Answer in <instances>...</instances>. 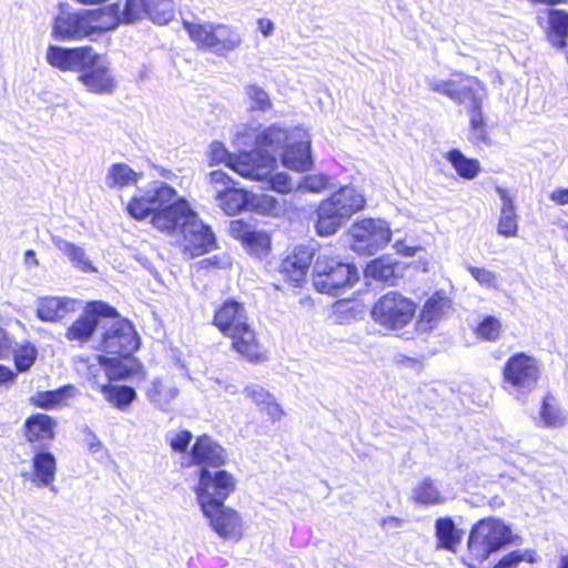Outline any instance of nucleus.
Masks as SVG:
<instances>
[{"mask_svg": "<svg viewBox=\"0 0 568 568\" xmlns=\"http://www.w3.org/2000/svg\"><path fill=\"white\" fill-rule=\"evenodd\" d=\"M162 388H163V386H162L161 381H159V379L153 381L152 387L148 392V397L151 400H158L159 397L162 395Z\"/></svg>", "mask_w": 568, "mask_h": 568, "instance_id": "nucleus-60", "label": "nucleus"}, {"mask_svg": "<svg viewBox=\"0 0 568 568\" xmlns=\"http://www.w3.org/2000/svg\"><path fill=\"white\" fill-rule=\"evenodd\" d=\"M114 18L122 23H133L144 18L153 23L164 26L175 17L174 0H125L123 6L119 2L110 4Z\"/></svg>", "mask_w": 568, "mask_h": 568, "instance_id": "nucleus-12", "label": "nucleus"}, {"mask_svg": "<svg viewBox=\"0 0 568 568\" xmlns=\"http://www.w3.org/2000/svg\"><path fill=\"white\" fill-rule=\"evenodd\" d=\"M232 266L231 258L227 254H216L202 258L195 265L197 272L211 273L214 271L226 270Z\"/></svg>", "mask_w": 568, "mask_h": 568, "instance_id": "nucleus-47", "label": "nucleus"}, {"mask_svg": "<svg viewBox=\"0 0 568 568\" xmlns=\"http://www.w3.org/2000/svg\"><path fill=\"white\" fill-rule=\"evenodd\" d=\"M12 351V338L6 329L0 327V359H6Z\"/></svg>", "mask_w": 568, "mask_h": 568, "instance_id": "nucleus-56", "label": "nucleus"}, {"mask_svg": "<svg viewBox=\"0 0 568 568\" xmlns=\"http://www.w3.org/2000/svg\"><path fill=\"white\" fill-rule=\"evenodd\" d=\"M211 324L231 342V348L248 362L257 363L266 358L257 334L242 302L226 298L219 304Z\"/></svg>", "mask_w": 568, "mask_h": 568, "instance_id": "nucleus-1", "label": "nucleus"}, {"mask_svg": "<svg viewBox=\"0 0 568 568\" xmlns=\"http://www.w3.org/2000/svg\"><path fill=\"white\" fill-rule=\"evenodd\" d=\"M190 39L201 50L225 55L240 47L242 40L235 29L222 23H195L183 21Z\"/></svg>", "mask_w": 568, "mask_h": 568, "instance_id": "nucleus-9", "label": "nucleus"}, {"mask_svg": "<svg viewBox=\"0 0 568 568\" xmlns=\"http://www.w3.org/2000/svg\"><path fill=\"white\" fill-rule=\"evenodd\" d=\"M57 459L52 453L38 450L31 459L32 483L40 486H51L55 479Z\"/></svg>", "mask_w": 568, "mask_h": 568, "instance_id": "nucleus-28", "label": "nucleus"}, {"mask_svg": "<svg viewBox=\"0 0 568 568\" xmlns=\"http://www.w3.org/2000/svg\"><path fill=\"white\" fill-rule=\"evenodd\" d=\"M210 166L226 163V165L243 178L264 181L270 189L284 193V174L274 171L277 166L275 156H267L260 151L241 152L233 156L221 141H213L206 154Z\"/></svg>", "mask_w": 568, "mask_h": 568, "instance_id": "nucleus-2", "label": "nucleus"}, {"mask_svg": "<svg viewBox=\"0 0 568 568\" xmlns=\"http://www.w3.org/2000/svg\"><path fill=\"white\" fill-rule=\"evenodd\" d=\"M366 277L377 281H388L394 276V263L386 257L371 261L364 271Z\"/></svg>", "mask_w": 568, "mask_h": 568, "instance_id": "nucleus-43", "label": "nucleus"}, {"mask_svg": "<svg viewBox=\"0 0 568 568\" xmlns=\"http://www.w3.org/2000/svg\"><path fill=\"white\" fill-rule=\"evenodd\" d=\"M540 364L525 352L513 354L503 367V388L509 392L527 394L538 383Z\"/></svg>", "mask_w": 568, "mask_h": 568, "instance_id": "nucleus-14", "label": "nucleus"}, {"mask_svg": "<svg viewBox=\"0 0 568 568\" xmlns=\"http://www.w3.org/2000/svg\"><path fill=\"white\" fill-rule=\"evenodd\" d=\"M413 498L423 505H435L444 501L442 493L429 478L423 479L413 490Z\"/></svg>", "mask_w": 568, "mask_h": 568, "instance_id": "nucleus-41", "label": "nucleus"}, {"mask_svg": "<svg viewBox=\"0 0 568 568\" xmlns=\"http://www.w3.org/2000/svg\"><path fill=\"white\" fill-rule=\"evenodd\" d=\"M415 268L422 272H428L429 270V260L426 257L419 258L415 263Z\"/></svg>", "mask_w": 568, "mask_h": 568, "instance_id": "nucleus-62", "label": "nucleus"}, {"mask_svg": "<svg viewBox=\"0 0 568 568\" xmlns=\"http://www.w3.org/2000/svg\"><path fill=\"white\" fill-rule=\"evenodd\" d=\"M550 199L558 205L568 204V189H561L551 192Z\"/></svg>", "mask_w": 568, "mask_h": 568, "instance_id": "nucleus-59", "label": "nucleus"}, {"mask_svg": "<svg viewBox=\"0 0 568 568\" xmlns=\"http://www.w3.org/2000/svg\"><path fill=\"white\" fill-rule=\"evenodd\" d=\"M381 524L386 531H389L400 528L403 520L394 516H388L383 518Z\"/></svg>", "mask_w": 568, "mask_h": 568, "instance_id": "nucleus-58", "label": "nucleus"}, {"mask_svg": "<svg viewBox=\"0 0 568 568\" xmlns=\"http://www.w3.org/2000/svg\"><path fill=\"white\" fill-rule=\"evenodd\" d=\"M548 38L552 45L562 49L568 45V12L551 10L548 16Z\"/></svg>", "mask_w": 568, "mask_h": 568, "instance_id": "nucleus-35", "label": "nucleus"}, {"mask_svg": "<svg viewBox=\"0 0 568 568\" xmlns=\"http://www.w3.org/2000/svg\"><path fill=\"white\" fill-rule=\"evenodd\" d=\"M158 206L151 224L159 231L174 233L185 224V220L196 217L184 197H178L173 186L160 183L158 186Z\"/></svg>", "mask_w": 568, "mask_h": 568, "instance_id": "nucleus-8", "label": "nucleus"}, {"mask_svg": "<svg viewBox=\"0 0 568 568\" xmlns=\"http://www.w3.org/2000/svg\"><path fill=\"white\" fill-rule=\"evenodd\" d=\"M178 246L187 258H195L217 248V241L211 226L199 217L185 220L180 229Z\"/></svg>", "mask_w": 568, "mask_h": 568, "instance_id": "nucleus-16", "label": "nucleus"}, {"mask_svg": "<svg viewBox=\"0 0 568 568\" xmlns=\"http://www.w3.org/2000/svg\"><path fill=\"white\" fill-rule=\"evenodd\" d=\"M244 393L253 403L266 409L268 413H272V407L276 406L272 395L258 386L246 387Z\"/></svg>", "mask_w": 568, "mask_h": 568, "instance_id": "nucleus-50", "label": "nucleus"}, {"mask_svg": "<svg viewBox=\"0 0 568 568\" xmlns=\"http://www.w3.org/2000/svg\"><path fill=\"white\" fill-rule=\"evenodd\" d=\"M141 174L135 172L130 165L121 162L110 166L106 182L110 187H124L136 184Z\"/></svg>", "mask_w": 568, "mask_h": 568, "instance_id": "nucleus-37", "label": "nucleus"}, {"mask_svg": "<svg viewBox=\"0 0 568 568\" xmlns=\"http://www.w3.org/2000/svg\"><path fill=\"white\" fill-rule=\"evenodd\" d=\"M189 466H197V481L193 486V493L217 487L219 480L226 484L236 483V478L230 471L222 469L227 463L225 448L210 435L202 434L195 437L189 453Z\"/></svg>", "mask_w": 568, "mask_h": 568, "instance_id": "nucleus-4", "label": "nucleus"}, {"mask_svg": "<svg viewBox=\"0 0 568 568\" xmlns=\"http://www.w3.org/2000/svg\"><path fill=\"white\" fill-rule=\"evenodd\" d=\"M16 373L28 372L37 361L38 349L30 341H23L11 351Z\"/></svg>", "mask_w": 568, "mask_h": 568, "instance_id": "nucleus-38", "label": "nucleus"}, {"mask_svg": "<svg viewBox=\"0 0 568 568\" xmlns=\"http://www.w3.org/2000/svg\"><path fill=\"white\" fill-rule=\"evenodd\" d=\"M282 139V130L280 128L270 126L258 133L255 138L256 148L253 151H260L262 154L272 156L266 151L274 150L280 145Z\"/></svg>", "mask_w": 568, "mask_h": 568, "instance_id": "nucleus-44", "label": "nucleus"}, {"mask_svg": "<svg viewBox=\"0 0 568 568\" xmlns=\"http://www.w3.org/2000/svg\"><path fill=\"white\" fill-rule=\"evenodd\" d=\"M503 333L501 321L493 315L485 316L475 328V335L483 341L496 342Z\"/></svg>", "mask_w": 568, "mask_h": 568, "instance_id": "nucleus-42", "label": "nucleus"}, {"mask_svg": "<svg viewBox=\"0 0 568 568\" xmlns=\"http://www.w3.org/2000/svg\"><path fill=\"white\" fill-rule=\"evenodd\" d=\"M118 312L103 301L89 302L82 314L67 327L64 337L69 342L87 343L98 328L101 317H115Z\"/></svg>", "mask_w": 568, "mask_h": 568, "instance_id": "nucleus-17", "label": "nucleus"}, {"mask_svg": "<svg viewBox=\"0 0 568 568\" xmlns=\"http://www.w3.org/2000/svg\"><path fill=\"white\" fill-rule=\"evenodd\" d=\"M436 537L443 548L455 551L462 540L460 531L450 518H439L435 525Z\"/></svg>", "mask_w": 568, "mask_h": 568, "instance_id": "nucleus-39", "label": "nucleus"}, {"mask_svg": "<svg viewBox=\"0 0 568 568\" xmlns=\"http://www.w3.org/2000/svg\"><path fill=\"white\" fill-rule=\"evenodd\" d=\"M495 191L501 202L497 233L504 237H515L518 233V217L515 206V196L509 190L500 185H497Z\"/></svg>", "mask_w": 568, "mask_h": 568, "instance_id": "nucleus-26", "label": "nucleus"}, {"mask_svg": "<svg viewBox=\"0 0 568 568\" xmlns=\"http://www.w3.org/2000/svg\"><path fill=\"white\" fill-rule=\"evenodd\" d=\"M395 252L403 256H415L418 252L424 251L420 245L408 244L406 240H396L393 244Z\"/></svg>", "mask_w": 568, "mask_h": 568, "instance_id": "nucleus-55", "label": "nucleus"}, {"mask_svg": "<svg viewBox=\"0 0 568 568\" xmlns=\"http://www.w3.org/2000/svg\"><path fill=\"white\" fill-rule=\"evenodd\" d=\"M550 397L544 399L540 419L544 426L551 428H559L566 424V416L562 412L550 403Z\"/></svg>", "mask_w": 568, "mask_h": 568, "instance_id": "nucleus-45", "label": "nucleus"}, {"mask_svg": "<svg viewBox=\"0 0 568 568\" xmlns=\"http://www.w3.org/2000/svg\"><path fill=\"white\" fill-rule=\"evenodd\" d=\"M58 422L44 413L29 415L22 425L24 440L33 446L44 447L55 438Z\"/></svg>", "mask_w": 568, "mask_h": 568, "instance_id": "nucleus-21", "label": "nucleus"}, {"mask_svg": "<svg viewBox=\"0 0 568 568\" xmlns=\"http://www.w3.org/2000/svg\"><path fill=\"white\" fill-rule=\"evenodd\" d=\"M331 184V179L325 174H312L293 180L286 175V194L291 192L321 193Z\"/></svg>", "mask_w": 568, "mask_h": 568, "instance_id": "nucleus-36", "label": "nucleus"}, {"mask_svg": "<svg viewBox=\"0 0 568 568\" xmlns=\"http://www.w3.org/2000/svg\"><path fill=\"white\" fill-rule=\"evenodd\" d=\"M75 302L69 297L44 296L37 302V317L43 322H59L74 313Z\"/></svg>", "mask_w": 568, "mask_h": 568, "instance_id": "nucleus-27", "label": "nucleus"}, {"mask_svg": "<svg viewBox=\"0 0 568 568\" xmlns=\"http://www.w3.org/2000/svg\"><path fill=\"white\" fill-rule=\"evenodd\" d=\"M313 272L315 288L331 295L337 294L339 288L353 286L359 278L356 266L341 263L324 253L316 257Z\"/></svg>", "mask_w": 568, "mask_h": 568, "instance_id": "nucleus-11", "label": "nucleus"}, {"mask_svg": "<svg viewBox=\"0 0 568 568\" xmlns=\"http://www.w3.org/2000/svg\"><path fill=\"white\" fill-rule=\"evenodd\" d=\"M450 310V298L443 291L435 292L425 301L416 320V329L422 333L433 331Z\"/></svg>", "mask_w": 568, "mask_h": 568, "instance_id": "nucleus-22", "label": "nucleus"}, {"mask_svg": "<svg viewBox=\"0 0 568 568\" xmlns=\"http://www.w3.org/2000/svg\"><path fill=\"white\" fill-rule=\"evenodd\" d=\"M467 270L480 286L488 290L499 288L498 275L494 271L478 266H468Z\"/></svg>", "mask_w": 568, "mask_h": 568, "instance_id": "nucleus-48", "label": "nucleus"}, {"mask_svg": "<svg viewBox=\"0 0 568 568\" xmlns=\"http://www.w3.org/2000/svg\"><path fill=\"white\" fill-rule=\"evenodd\" d=\"M141 345L140 336L133 324L121 318L108 326L99 343L100 355L130 358Z\"/></svg>", "mask_w": 568, "mask_h": 568, "instance_id": "nucleus-15", "label": "nucleus"}, {"mask_svg": "<svg viewBox=\"0 0 568 568\" xmlns=\"http://www.w3.org/2000/svg\"><path fill=\"white\" fill-rule=\"evenodd\" d=\"M444 159L454 169L455 173L464 180H475L481 173L480 162L477 159L467 158L458 149L447 151Z\"/></svg>", "mask_w": 568, "mask_h": 568, "instance_id": "nucleus-31", "label": "nucleus"}, {"mask_svg": "<svg viewBox=\"0 0 568 568\" xmlns=\"http://www.w3.org/2000/svg\"><path fill=\"white\" fill-rule=\"evenodd\" d=\"M236 483L219 480L217 487L194 493L199 507L209 526L222 539L240 540L243 536V520L240 513L225 505L235 491Z\"/></svg>", "mask_w": 568, "mask_h": 568, "instance_id": "nucleus-3", "label": "nucleus"}, {"mask_svg": "<svg viewBox=\"0 0 568 568\" xmlns=\"http://www.w3.org/2000/svg\"><path fill=\"white\" fill-rule=\"evenodd\" d=\"M47 62L61 72H80L91 67L99 59V53L91 45L63 48L50 44L45 52Z\"/></svg>", "mask_w": 568, "mask_h": 568, "instance_id": "nucleus-18", "label": "nucleus"}, {"mask_svg": "<svg viewBox=\"0 0 568 568\" xmlns=\"http://www.w3.org/2000/svg\"><path fill=\"white\" fill-rule=\"evenodd\" d=\"M539 560L536 550L530 548L515 549L505 554L493 568H518L521 562L535 564Z\"/></svg>", "mask_w": 568, "mask_h": 568, "instance_id": "nucleus-40", "label": "nucleus"}, {"mask_svg": "<svg viewBox=\"0 0 568 568\" xmlns=\"http://www.w3.org/2000/svg\"><path fill=\"white\" fill-rule=\"evenodd\" d=\"M366 197L353 185H344L324 199L316 210L315 229L318 235L335 234L355 213L365 207Z\"/></svg>", "mask_w": 568, "mask_h": 568, "instance_id": "nucleus-7", "label": "nucleus"}, {"mask_svg": "<svg viewBox=\"0 0 568 568\" xmlns=\"http://www.w3.org/2000/svg\"><path fill=\"white\" fill-rule=\"evenodd\" d=\"M98 363L104 368L109 382L124 381L133 375L146 376L143 364L132 355L130 358L99 355Z\"/></svg>", "mask_w": 568, "mask_h": 568, "instance_id": "nucleus-24", "label": "nucleus"}, {"mask_svg": "<svg viewBox=\"0 0 568 568\" xmlns=\"http://www.w3.org/2000/svg\"><path fill=\"white\" fill-rule=\"evenodd\" d=\"M349 247L359 255H374L392 239L389 224L383 219H362L348 229Z\"/></svg>", "mask_w": 568, "mask_h": 568, "instance_id": "nucleus-13", "label": "nucleus"}, {"mask_svg": "<svg viewBox=\"0 0 568 568\" xmlns=\"http://www.w3.org/2000/svg\"><path fill=\"white\" fill-rule=\"evenodd\" d=\"M158 202V186L152 190H146L142 193L133 195L126 206V213L136 221H143L150 217V221L155 214Z\"/></svg>", "mask_w": 568, "mask_h": 568, "instance_id": "nucleus-30", "label": "nucleus"}, {"mask_svg": "<svg viewBox=\"0 0 568 568\" xmlns=\"http://www.w3.org/2000/svg\"><path fill=\"white\" fill-rule=\"evenodd\" d=\"M558 568H568V555L560 556Z\"/></svg>", "mask_w": 568, "mask_h": 568, "instance_id": "nucleus-64", "label": "nucleus"}, {"mask_svg": "<svg viewBox=\"0 0 568 568\" xmlns=\"http://www.w3.org/2000/svg\"><path fill=\"white\" fill-rule=\"evenodd\" d=\"M312 140L308 131L296 126L286 132V169L307 172L313 168Z\"/></svg>", "mask_w": 568, "mask_h": 568, "instance_id": "nucleus-19", "label": "nucleus"}, {"mask_svg": "<svg viewBox=\"0 0 568 568\" xmlns=\"http://www.w3.org/2000/svg\"><path fill=\"white\" fill-rule=\"evenodd\" d=\"M229 233L251 255L260 257L271 251V235L264 231L255 230L250 222L243 219L232 220L229 225Z\"/></svg>", "mask_w": 568, "mask_h": 568, "instance_id": "nucleus-20", "label": "nucleus"}, {"mask_svg": "<svg viewBox=\"0 0 568 568\" xmlns=\"http://www.w3.org/2000/svg\"><path fill=\"white\" fill-rule=\"evenodd\" d=\"M16 379L17 373L9 366L0 364V390L14 384Z\"/></svg>", "mask_w": 568, "mask_h": 568, "instance_id": "nucleus-57", "label": "nucleus"}, {"mask_svg": "<svg viewBox=\"0 0 568 568\" xmlns=\"http://www.w3.org/2000/svg\"><path fill=\"white\" fill-rule=\"evenodd\" d=\"M416 303L397 292L383 295L374 304L371 316L379 326L389 331L407 327L416 315Z\"/></svg>", "mask_w": 568, "mask_h": 568, "instance_id": "nucleus-10", "label": "nucleus"}, {"mask_svg": "<svg viewBox=\"0 0 568 568\" xmlns=\"http://www.w3.org/2000/svg\"><path fill=\"white\" fill-rule=\"evenodd\" d=\"M215 199L220 207L227 215H235L243 211L248 203V194L244 189L234 185L217 191Z\"/></svg>", "mask_w": 568, "mask_h": 568, "instance_id": "nucleus-32", "label": "nucleus"}, {"mask_svg": "<svg viewBox=\"0 0 568 568\" xmlns=\"http://www.w3.org/2000/svg\"><path fill=\"white\" fill-rule=\"evenodd\" d=\"M109 6L77 12L61 11L53 20L52 37L61 41H77L102 34L119 26Z\"/></svg>", "mask_w": 568, "mask_h": 568, "instance_id": "nucleus-5", "label": "nucleus"}, {"mask_svg": "<svg viewBox=\"0 0 568 568\" xmlns=\"http://www.w3.org/2000/svg\"><path fill=\"white\" fill-rule=\"evenodd\" d=\"M59 248L69 257V260L81 271L91 272L94 270L90 261L85 257L84 251L69 242H63Z\"/></svg>", "mask_w": 568, "mask_h": 568, "instance_id": "nucleus-46", "label": "nucleus"}, {"mask_svg": "<svg viewBox=\"0 0 568 568\" xmlns=\"http://www.w3.org/2000/svg\"><path fill=\"white\" fill-rule=\"evenodd\" d=\"M454 82L455 80H443L435 77H428L426 79V83L432 91L442 93L449 99L453 95Z\"/></svg>", "mask_w": 568, "mask_h": 568, "instance_id": "nucleus-53", "label": "nucleus"}, {"mask_svg": "<svg viewBox=\"0 0 568 568\" xmlns=\"http://www.w3.org/2000/svg\"><path fill=\"white\" fill-rule=\"evenodd\" d=\"M470 135L476 142L488 141V132L484 122L481 109H471L470 113Z\"/></svg>", "mask_w": 568, "mask_h": 568, "instance_id": "nucleus-49", "label": "nucleus"}, {"mask_svg": "<svg viewBox=\"0 0 568 568\" xmlns=\"http://www.w3.org/2000/svg\"><path fill=\"white\" fill-rule=\"evenodd\" d=\"M313 253L305 246L295 248L292 257L286 258L292 270L286 268V281H291L294 285H300L305 278L307 270L311 265Z\"/></svg>", "mask_w": 568, "mask_h": 568, "instance_id": "nucleus-34", "label": "nucleus"}, {"mask_svg": "<svg viewBox=\"0 0 568 568\" xmlns=\"http://www.w3.org/2000/svg\"><path fill=\"white\" fill-rule=\"evenodd\" d=\"M531 2H540L545 4H566L568 3V0H530Z\"/></svg>", "mask_w": 568, "mask_h": 568, "instance_id": "nucleus-63", "label": "nucleus"}, {"mask_svg": "<svg viewBox=\"0 0 568 568\" xmlns=\"http://www.w3.org/2000/svg\"><path fill=\"white\" fill-rule=\"evenodd\" d=\"M99 390L105 400L120 410H126L136 398V392L128 385H113L111 383L102 384Z\"/></svg>", "mask_w": 568, "mask_h": 568, "instance_id": "nucleus-33", "label": "nucleus"}, {"mask_svg": "<svg viewBox=\"0 0 568 568\" xmlns=\"http://www.w3.org/2000/svg\"><path fill=\"white\" fill-rule=\"evenodd\" d=\"M513 542L515 536L509 525L497 517L484 518L470 529L464 562L479 568L493 552Z\"/></svg>", "mask_w": 568, "mask_h": 568, "instance_id": "nucleus-6", "label": "nucleus"}, {"mask_svg": "<svg viewBox=\"0 0 568 568\" xmlns=\"http://www.w3.org/2000/svg\"><path fill=\"white\" fill-rule=\"evenodd\" d=\"M258 30L263 33V36H268L273 30V23L270 19L261 18L257 21Z\"/></svg>", "mask_w": 568, "mask_h": 568, "instance_id": "nucleus-61", "label": "nucleus"}, {"mask_svg": "<svg viewBox=\"0 0 568 568\" xmlns=\"http://www.w3.org/2000/svg\"><path fill=\"white\" fill-rule=\"evenodd\" d=\"M192 438L193 435L190 430H180L179 433L175 434L174 437L170 439L169 445L173 452L183 454L187 450V447L191 444Z\"/></svg>", "mask_w": 568, "mask_h": 568, "instance_id": "nucleus-52", "label": "nucleus"}, {"mask_svg": "<svg viewBox=\"0 0 568 568\" xmlns=\"http://www.w3.org/2000/svg\"><path fill=\"white\" fill-rule=\"evenodd\" d=\"M75 394L77 388L67 384L53 390H39L29 398V403L36 408L54 409L65 405Z\"/></svg>", "mask_w": 568, "mask_h": 568, "instance_id": "nucleus-29", "label": "nucleus"}, {"mask_svg": "<svg viewBox=\"0 0 568 568\" xmlns=\"http://www.w3.org/2000/svg\"><path fill=\"white\" fill-rule=\"evenodd\" d=\"M246 94L254 110L264 111L271 108L268 94L260 87L255 84L246 87Z\"/></svg>", "mask_w": 568, "mask_h": 568, "instance_id": "nucleus-51", "label": "nucleus"}, {"mask_svg": "<svg viewBox=\"0 0 568 568\" xmlns=\"http://www.w3.org/2000/svg\"><path fill=\"white\" fill-rule=\"evenodd\" d=\"M209 183L214 187L222 186V189H227L229 186L234 185L231 176L222 170H214L210 172Z\"/></svg>", "mask_w": 568, "mask_h": 568, "instance_id": "nucleus-54", "label": "nucleus"}, {"mask_svg": "<svg viewBox=\"0 0 568 568\" xmlns=\"http://www.w3.org/2000/svg\"><path fill=\"white\" fill-rule=\"evenodd\" d=\"M487 97L486 87L474 77H460L455 80L450 100L457 103H467L470 109H481Z\"/></svg>", "mask_w": 568, "mask_h": 568, "instance_id": "nucleus-25", "label": "nucleus"}, {"mask_svg": "<svg viewBox=\"0 0 568 568\" xmlns=\"http://www.w3.org/2000/svg\"><path fill=\"white\" fill-rule=\"evenodd\" d=\"M78 80L85 89L94 94H112L116 89V80L109 67L102 64V55L91 67L80 70Z\"/></svg>", "mask_w": 568, "mask_h": 568, "instance_id": "nucleus-23", "label": "nucleus"}]
</instances>
